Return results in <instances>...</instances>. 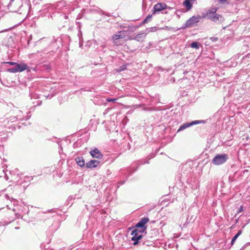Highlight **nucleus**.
<instances>
[{"mask_svg":"<svg viewBox=\"0 0 250 250\" xmlns=\"http://www.w3.org/2000/svg\"><path fill=\"white\" fill-rule=\"evenodd\" d=\"M125 31H121L118 32L117 34L114 35L112 37L113 42L116 45H118L119 44H121L120 43L119 40L121 39H124L125 38Z\"/></svg>","mask_w":250,"mask_h":250,"instance_id":"obj_5","label":"nucleus"},{"mask_svg":"<svg viewBox=\"0 0 250 250\" xmlns=\"http://www.w3.org/2000/svg\"><path fill=\"white\" fill-rule=\"evenodd\" d=\"M217 11V9L216 8H214V11H213V13H215Z\"/></svg>","mask_w":250,"mask_h":250,"instance_id":"obj_23","label":"nucleus"},{"mask_svg":"<svg viewBox=\"0 0 250 250\" xmlns=\"http://www.w3.org/2000/svg\"><path fill=\"white\" fill-rule=\"evenodd\" d=\"M142 233L143 232H139V229H135L132 231L131 235H132V237L131 240L134 241L133 244L134 245H137L138 243V241L142 238Z\"/></svg>","mask_w":250,"mask_h":250,"instance_id":"obj_3","label":"nucleus"},{"mask_svg":"<svg viewBox=\"0 0 250 250\" xmlns=\"http://www.w3.org/2000/svg\"><path fill=\"white\" fill-rule=\"evenodd\" d=\"M90 153L93 158L101 159L103 157V154L97 148L91 150Z\"/></svg>","mask_w":250,"mask_h":250,"instance_id":"obj_8","label":"nucleus"},{"mask_svg":"<svg viewBox=\"0 0 250 250\" xmlns=\"http://www.w3.org/2000/svg\"><path fill=\"white\" fill-rule=\"evenodd\" d=\"M126 68V66L125 65H123L121 66L118 69H117V72H121L124 70H125Z\"/></svg>","mask_w":250,"mask_h":250,"instance_id":"obj_18","label":"nucleus"},{"mask_svg":"<svg viewBox=\"0 0 250 250\" xmlns=\"http://www.w3.org/2000/svg\"><path fill=\"white\" fill-rule=\"evenodd\" d=\"M243 207H242V206H241V207L239 209V212L242 211H243Z\"/></svg>","mask_w":250,"mask_h":250,"instance_id":"obj_22","label":"nucleus"},{"mask_svg":"<svg viewBox=\"0 0 250 250\" xmlns=\"http://www.w3.org/2000/svg\"><path fill=\"white\" fill-rule=\"evenodd\" d=\"M167 8V5L165 3H158L153 7V14H155L157 12L160 11L162 10Z\"/></svg>","mask_w":250,"mask_h":250,"instance_id":"obj_7","label":"nucleus"},{"mask_svg":"<svg viewBox=\"0 0 250 250\" xmlns=\"http://www.w3.org/2000/svg\"><path fill=\"white\" fill-rule=\"evenodd\" d=\"M116 100H117L116 99H107L106 100V101L107 102H115V101H116Z\"/></svg>","mask_w":250,"mask_h":250,"instance_id":"obj_20","label":"nucleus"},{"mask_svg":"<svg viewBox=\"0 0 250 250\" xmlns=\"http://www.w3.org/2000/svg\"><path fill=\"white\" fill-rule=\"evenodd\" d=\"M191 0H185L183 2V6L186 7V10L189 11L192 7V3Z\"/></svg>","mask_w":250,"mask_h":250,"instance_id":"obj_10","label":"nucleus"},{"mask_svg":"<svg viewBox=\"0 0 250 250\" xmlns=\"http://www.w3.org/2000/svg\"><path fill=\"white\" fill-rule=\"evenodd\" d=\"M201 19V17L200 16H192L187 21L186 25L187 26L191 27L198 22Z\"/></svg>","mask_w":250,"mask_h":250,"instance_id":"obj_6","label":"nucleus"},{"mask_svg":"<svg viewBox=\"0 0 250 250\" xmlns=\"http://www.w3.org/2000/svg\"><path fill=\"white\" fill-rule=\"evenodd\" d=\"M190 46L192 48H195L197 49H199V48L198 43L195 42H192Z\"/></svg>","mask_w":250,"mask_h":250,"instance_id":"obj_16","label":"nucleus"},{"mask_svg":"<svg viewBox=\"0 0 250 250\" xmlns=\"http://www.w3.org/2000/svg\"><path fill=\"white\" fill-rule=\"evenodd\" d=\"M8 71L11 73H15L17 72V70L16 69V67L15 66L13 68L8 69Z\"/></svg>","mask_w":250,"mask_h":250,"instance_id":"obj_19","label":"nucleus"},{"mask_svg":"<svg viewBox=\"0 0 250 250\" xmlns=\"http://www.w3.org/2000/svg\"><path fill=\"white\" fill-rule=\"evenodd\" d=\"M227 159L228 156L227 154H217L212 159V162L214 165H220L225 163Z\"/></svg>","mask_w":250,"mask_h":250,"instance_id":"obj_1","label":"nucleus"},{"mask_svg":"<svg viewBox=\"0 0 250 250\" xmlns=\"http://www.w3.org/2000/svg\"><path fill=\"white\" fill-rule=\"evenodd\" d=\"M149 221V219L148 218L144 217L137 223L135 227L139 229V232H144L146 230L147 227L146 225Z\"/></svg>","mask_w":250,"mask_h":250,"instance_id":"obj_2","label":"nucleus"},{"mask_svg":"<svg viewBox=\"0 0 250 250\" xmlns=\"http://www.w3.org/2000/svg\"><path fill=\"white\" fill-rule=\"evenodd\" d=\"M168 9H171L172 8L170 7H168Z\"/></svg>","mask_w":250,"mask_h":250,"instance_id":"obj_24","label":"nucleus"},{"mask_svg":"<svg viewBox=\"0 0 250 250\" xmlns=\"http://www.w3.org/2000/svg\"><path fill=\"white\" fill-rule=\"evenodd\" d=\"M15 67L17 72H21L27 69V65L23 63L16 64Z\"/></svg>","mask_w":250,"mask_h":250,"instance_id":"obj_11","label":"nucleus"},{"mask_svg":"<svg viewBox=\"0 0 250 250\" xmlns=\"http://www.w3.org/2000/svg\"><path fill=\"white\" fill-rule=\"evenodd\" d=\"M146 36V34L145 33H141L137 34L134 38V39L140 42L144 39Z\"/></svg>","mask_w":250,"mask_h":250,"instance_id":"obj_12","label":"nucleus"},{"mask_svg":"<svg viewBox=\"0 0 250 250\" xmlns=\"http://www.w3.org/2000/svg\"><path fill=\"white\" fill-rule=\"evenodd\" d=\"M100 162L95 160H92L86 164V166L88 168L96 167L99 165Z\"/></svg>","mask_w":250,"mask_h":250,"instance_id":"obj_9","label":"nucleus"},{"mask_svg":"<svg viewBox=\"0 0 250 250\" xmlns=\"http://www.w3.org/2000/svg\"><path fill=\"white\" fill-rule=\"evenodd\" d=\"M221 17V16L219 14H213L212 15L209 16L210 19L213 21L216 22L219 20V18Z\"/></svg>","mask_w":250,"mask_h":250,"instance_id":"obj_13","label":"nucleus"},{"mask_svg":"<svg viewBox=\"0 0 250 250\" xmlns=\"http://www.w3.org/2000/svg\"><path fill=\"white\" fill-rule=\"evenodd\" d=\"M205 123V121L203 120H197L191 122L190 123H185L182 125L177 130V132H180L181 130H184L186 128L198 124Z\"/></svg>","mask_w":250,"mask_h":250,"instance_id":"obj_4","label":"nucleus"},{"mask_svg":"<svg viewBox=\"0 0 250 250\" xmlns=\"http://www.w3.org/2000/svg\"><path fill=\"white\" fill-rule=\"evenodd\" d=\"M7 63L10 64V65H14V64L16 65V64H17L16 62H8Z\"/></svg>","mask_w":250,"mask_h":250,"instance_id":"obj_21","label":"nucleus"},{"mask_svg":"<svg viewBox=\"0 0 250 250\" xmlns=\"http://www.w3.org/2000/svg\"><path fill=\"white\" fill-rule=\"evenodd\" d=\"M76 160L78 165L80 167H83L84 165V161L81 159L80 157L77 158Z\"/></svg>","mask_w":250,"mask_h":250,"instance_id":"obj_15","label":"nucleus"},{"mask_svg":"<svg viewBox=\"0 0 250 250\" xmlns=\"http://www.w3.org/2000/svg\"><path fill=\"white\" fill-rule=\"evenodd\" d=\"M152 19V15H148L146 18L145 19V20L143 21V23L145 24L148 22V21H150Z\"/></svg>","mask_w":250,"mask_h":250,"instance_id":"obj_17","label":"nucleus"},{"mask_svg":"<svg viewBox=\"0 0 250 250\" xmlns=\"http://www.w3.org/2000/svg\"><path fill=\"white\" fill-rule=\"evenodd\" d=\"M242 231L241 230H239L237 233L232 238L231 242V245H233L234 243L235 242L236 239L238 238L239 236H240L242 234Z\"/></svg>","mask_w":250,"mask_h":250,"instance_id":"obj_14","label":"nucleus"}]
</instances>
